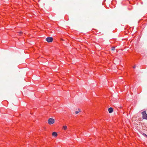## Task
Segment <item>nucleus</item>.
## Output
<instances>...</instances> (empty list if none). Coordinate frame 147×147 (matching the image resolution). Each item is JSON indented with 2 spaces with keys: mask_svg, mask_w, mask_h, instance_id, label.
<instances>
[{
  "mask_svg": "<svg viewBox=\"0 0 147 147\" xmlns=\"http://www.w3.org/2000/svg\"><path fill=\"white\" fill-rule=\"evenodd\" d=\"M48 123L50 125L52 124L55 123V120L53 118H50L49 119Z\"/></svg>",
  "mask_w": 147,
  "mask_h": 147,
  "instance_id": "1",
  "label": "nucleus"
},
{
  "mask_svg": "<svg viewBox=\"0 0 147 147\" xmlns=\"http://www.w3.org/2000/svg\"><path fill=\"white\" fill-rule=\"evenodd\" d=\"M142 117L143 119L147 120V114L145 111H144L142 113Z\"/></svg>",
  "mask_w": 147,
  "mask_h": 147,
  "instance_id": "2",
  "label": "nucleus"
},
{
  "mask_svg": "<svg viewBox=\"0 0 147 147\" xmlns=\"http://www.w3.org/2000/svg\"><path fill=\"white\" fill-rule=\"evenodd\" d=\"M53 39L51 37H47L46 38V40L48 42H52Z\"/></svg>",
  "mask_w": 147,
  "mask_h": 147,
  "instance_id": "3",
  "label": "nucleus"
},
{
  "mask_svg": "<svg viewBox=\"0 0 147 147\" xmlns=\"http://www.w3.org/2000/svg\"><path fill=\"white\" fill-rule=\"evenodd\" d=\"M108 111L109 113H111L113 111V109L112 107H110L108 109Z\"/></svg>",
  "mask_w": 147,
  "mask_h": 147,
  "instance_id": "4",
  "label": "nucleus"
},
{
  "mask_svg": "<svg viewBox=\"0 0 147 147\" xmlns=\"http://www.w3.org/2000/svg\"><path fill=\"white\" fill-rule=\"evenodd\" d=\"M52 135L53 137H56L57 136V134L56 132H53L52 134Z\"/></svg>",
  "mask_w": 147,
  "mask_h": 147,
  "instance_id": "5",
  "label": "nucleus"
},
{
  "mask_svg": "<svg viewBox=\"0 0 147 147\" xmlns=\"http://www.w3.org/2000/svg\"><path fill=\"white\" fill-rule=\"evenodd\" d=\"M78 111H76L75 112V113L76 114H78L79 112H81V110H80V109H78Z\"/></svg>",
  "mask_w": 147,
  "mask_h": 147,
  "instance_id": "6",
  "label": "nucleus"
},
{
  "mask_svg": "<svg viewBox=\"0 0 147 147\" xmlns=\"http://www.w3.org/2000/svg\"><path fill=\"white\" fill-rule=\"evenodd\" d=\"M63 128L64 130H66L67 128V127L66 126H63Z\"/></svg>",
  "mask_w": 147,
  "mask_h": 147,
  "instance_id": "7",
  "label": "nucleus"
},
{
  "mask_svg": "<svg viewBox=\"0 0 147 147\" xmlns=\"http://www.w3.org/2000/svg\"><path fill=\"white\" fill-rule=\"evenodd\" d=\"M115 49V48L114 47H112L111 48V50L112 51H114Z\"/></svg>",
  "mask_w": 147,
  "mask_h": 147,
  "instance_id": "8",
  "label": "nucleus"
},
{
  "mask_svg": "<svg viewBox=\"0 0 147 147\" xmlns=\"http://www.w3.org/2000/svg\"><path fill=\"white\" fill-rule=\"evenodd\" d=\"M142 134H143V135L144 136H146V137H147V135H146V134H144V133H143Z\"/></svg>",
  "mask_w": 147,
  "mask_h": 147,
  "instance_id": "9",
  "label": "nucleus"
},
{
  "mask_svg": "<svg viewBox=\"0 0 147 147\" xmlns=\"http://www.w3.org/2000/svg\"><path fill=\"white\" fill-rule=\"evenodd\" d=\"M22 33V32H19V34H20H20H21Z\"/></svg>",
  "mask_w": 147,
  "mask_h": 147,
  "instance_id": "10",
  "label": "nucleus"
},
{
  "mask_svg": "<svg viewBox=\"0 0 147 147\" xmlns=\"http://www.w3.org/2000/svg\"><path fill=\"white\" fill-rule=\"evenodd\" d=\"M136 67V66L135 65L133 67V68H135Z\"/></svg>",
  "mask_w": 147,
  "mask_h": 147,
  "instance_id": "11",
  "label": "nucleus"
}]
</instances>
